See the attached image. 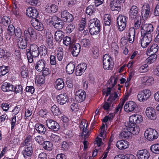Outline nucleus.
Instances as JSON below:
<instances>
[{
    "mask_svg": "<svg viewBox=\"0 0 159 159\" xmlns=\"http://www.w3.org/2000/svg\"><path fill=\"white\" fill-rule=\"evenodd\" d=\"M141 36L143 37L142 39L143 40H145V41L149 42V43L152 40V35L151 34L149 33H144V32H141Z\"/></svg>",
    "mask_w": 159,
    "mask_h": 159,
    "instance_id": "2f4dec72",
    "label": "nucleus"
},
{
    "mask_svg": "<svg viewBox=\"0 0 159 159\" xmlns=\"http://www.w3.org/2000/svg\"><path fill=\"white\" fill-rule=\"evenodd\" d=\"M49 23L55 28L57 30L61 29L65 25L62 20L55 15L51 17Z\"/></svg>",
    "mask_w": 159,
    "mask_h": 159,
    "instance_id": "7ed1b4c3",
    "label": "nucleus"
},
{
    "mask_svg": "<svg viewBox=\"0 0 159 159\" xmlns=\"http://www.w3.org/2000/svg\"><path fill=\"white\" fill-rule=\"evenodd\" d=\"M138 7L135 6L132 7L129 11V18L130 19H133L137 16H140L138 15Z\"/></svg>",
    "mask_w": 159,
    "mask_h": 159,
    "instance_id": "6ab92c4d",
    "label": "nucleus"
},
{
    "mask_svg": "<svg viewBox=\"0 0 159 159\" xmlns=\"http://www.w3.org/2000/svg\"><path fill=\"white\" fill-rule=\"evenodd\" d=\"M63 43L66 46L69 45V46L73 43H71V38L68 36H66L63 38Z\"/></svg>",
    "mask_w": 159,
    "mask_h": 159,
    "instance_id": "de8ad7c7",
    "label": "nucleus"
},
{
    "mask_svg": "<svg viewBox=\"0 0 159 159\" xmlns=\"http://www.w3.org/2000/svg\"><path fill=\"white\" fill-rule=\"evenodd\" d=\"M155 110L152 107H148L146 111V114L148 117L151 120L156 118Z\"/></svg>",
    "mask_w": 159,
    "mask_h": 159,
    "instance_id": "a211bd4d",
    "label": "nucleus"
},
{
    "mask_svg": "<svg viewBox=\"0 0 159 159\" xmlns=\"http://www.w3.org/2000/svg\"><path fill=\"white\" fill-rule=\"evenodd\" d=\"M137 106V105L136 103L133 101H130L126 102L125 105L124 109L126 112H129L134 111Z\"/></svg>",
    "mask_w": 159,
    "mask_h": 159,
    "instance_id": "ddd939ff",
    "label": "nucleus"
},
{
    "mask_svg": "<svg viewBox=\"0 0 159 159\" xmlns=\"http://www.w3.org/2000/svg\"><path fill=\"white\" fill-rule=\"evenodd\" d=\"M145 30L143 31H142L141 32H144V33H149L151 34V33L152 32L153 30V27L152 25L151 24H147L144 25Z\"/></svg>",
    "mask_w": 159,
    "mask_h": 159,
    "instance_id": "c756f323",
    "label": "nucleus"
},
{
    "mask_svg": "<svg viewBox=\"0 0 159 159\" xmlns=\"http://www.w3.org/2000/svg\"><path fill=\"white\" fill-rule=\"evenodd\" d=\"M46 123L48 128L53 131H57L60 128V126L58 124L52 119L47 120Z\"/></svg>",
    "mask_w": 159,
    "mask_h": 159,
    "instance_id": "1a4fd4ad",
    "label": "nucleus"
},
{
    "mask_svg": "<svg viewBox=\"0 0 159 159\" xmlns=\"http://www.w3.org/2000/svg\"><path fill=\"white\" fill-rule=\"evenodd\" d=\"M27 16L32 19H37L39 16V13L37 10L34 7H29L26 10Z\"/></svg>",
    "mask_w": 159,
    "mask_h": 159,
    "instance_id": "0eeeda50",
    "label": "nucleus"
},
{
    "mask_svg": "<svg viewBox=\"0 0 159 159\" xmlns=\"http://www.w3.org/2000/svg\"><path fill=\"white\" fill-rule=\"evenodd\" d=\"M27 40L28 39L26 38L23 39L20 38L17 42L19 48L22 49L26 48L27 47Z\"/></svg>",
    "mask_w": 159,
    "mask_h": 159,
    "instance_id": "a878e982",
    "label": "nucleus"
},
{
    "mask_svg": "<svg viewBox=\"0 0 159 159\" xmlns=\"http://www.w3.org/2000/svg\"><path fill=\"white\" fill-rule=\"evenodd\" d=\"M75 65L74 63H70L66 67V72L68 74H70L73 73L74 71Z\"/></svg>",
    "mask_w": 159,
    "mask_h": 159,
    "instance_id": "7c9ffc66",
    "label": "nucleus"
},
{
    "mask_svg": "<svg viewBox=\"0 0 159 159\" xmlns=\"http://www.w3.org/2000/svg\"><path fill=\"white\" fill-rule=\"evenodd\" d=\"M126 126L127 127H128L131 134L136 135L139 133L140 129L139 127H138L137 125H126Z\"/></svg>",
    "mask_w": 159,
    "mask_h": 159,
    "instance_id": "5701e85b",
    "label": "nucleus"
},
{
    "mask_svg": "<svg viewBox=\"0 0 159 159\" xmlns=\"http://www.w3.org/2000/svg\"><path fill=\"white\" fill-rule=\"evenodd\" d=\"M53 38L52 37H48L47 39L46 42L47 47L50 48H53Z\"/></svg>",
    "mask_w": 159,
    "mask_h": 159,
    "instance_id": "09e8293b",
    "label": "nucleus"
},
{
    "mask_svg": "<svg viewBox=\"0 0 159 159\" xmlns=\"http://www.w3.org/2000/svg\"><path fill=\"white\" fill-rule=\"evenodd\" d=\"M25 90L27 92H30L31 94L33 93L34 91V88L32 86H27Z\"/></svg>",
    "mask_w": 159,
    "mask_h": 159,
    "instance_id": "338daca9",
    "label": "nucleus"
},
{
    "mask_svg": "<svg viewBox=\"0 0 159 159\" xmlns=\"http://www.w3.org/2000/svg\"><path fill=\"white\" fill-rule=\"evenodd\" d=\"M30 22L32 25L35 29L40 31H41L43 29V24L39 21L38 19H32L30 21Z\"/></svg>",
    "mask_w": 159,
    "mask_h": 159,
    "instance_id": "2eb2a0df",
    "label": "nucleus"
},
{
    "mask_svg": "<svg viewBox=\"0 0 159 159\" xmlns=\"http://www.w3.org/2000/svg\"><path fill=\"white\" fill-rule=\"evenodd\" d=\"M64 33L61 30H57L56 31L55 34V38L56 41L60 42L63 39Z\"/></svg>",
    "mask_w": 159,
    "mask_h": 159,
    "instance_id": "bb28decb",
    "label": "nucleus"
},
{
    "mask_svg": "<svg viewBox=\"0 0 159 159\" xmlns=\"http://www.w3.org/2000/svg\"><path fill=\"white\" fill-rule=\"evenodd\" d=\"M2 21L0 23L3 24L5 26H7L11 22V20L9 17L7 16H3L1 20Z\"/></svg>",
    "mask_w": 159,
    "mask_h": 159,
    "instance_id": "37998d69",
    "label": "nucleus"
},
{
    "mask_svg": "<svg viewBox=\"0 0 159 159\" xmlns=\"http://www.w3.org/2000/svg\"><path fill=\"white\" fill-rule=\"evenodd\" d=\"M14 86L10 83L5 82L3 83L1 86V89L3 92L13 91Z\"/></svg>",
    "mask_w": 159,
    "mask_h": 159,
    "instance_id": "4be33fe9",
    "label": "nucleus"
},
{
    "mask_svg": "<svg viewBox=\"0 0 159 159\" xmlns=\"http://www.w3.org/2000/svg\"><path fill=\"white\" fill-rule=\"evenodd\" d=\"M35 127L36 130L39 133L41 134H44L45 133L46 128L43 125L37 124L35 125Z\"/></svg>",
    "mask_w": 159,
    "mask_h": 159,
    "instance_id": "72a5a7b5",
    "label": "nucleus"
},
{
    "mask_svg": "<svg viewBox=\"0 0 159 159\" xmlns=\"http://www.w3.org/2000/svg\"><path fill=\"white\" fill-rule=\"evenodd\" d=\"M61 17L63 21L64 22H71L74 20V18L72 15L69 12H67L66 11H64L61 12Z\"/></svg>",
    "mask_w": 159,
    "mask_h": 159,
    "instance_id": "f8f14e48",
    "label": "nucleus"
},
{
    "mask_svg": "<svg viewBox=\"0 0 159 159\" xmlns=\"http://www.w3.org/2000/svg\"><path fill=\"white\" fill-rule=\"evenodd\" d=\"M144 136L146 138L147 137V138L148 140L152 141L154 139H157L158 135L156 130L152 128H149L146 130Z\"/></svg>",
    "mask_w": 159,
    "mask_h": 159,
    "instance_id": "39448f33",
    "label": "nucleus"
},
{
    "mask_svg": "<svg viewBox=\"0 0 159 159\" xmlns=\"http://www.w3.org/2000/svg\"><path fill=\"white\" fill-rule=\"evenodd\" d=\"M25 37L27 39L32 38L33 39H36L37 38L35 30L32 27H29L28 30H25L24 32Z\"/></svg>",
    "mask_w": 159,
    "mask_h": 159,
    "instance_id": "6e6552de",
    "label": "nucleus"
},
{
    "mask_svg": "<svg viewBox=\"0 0 159 159\" xmlns=\"http://www.w3.org/2000/svg\"><path fill=\"white\" fill-rule=\"evenodd\" d=\"M141 121L142 117L140 116L134 114L129 117V123L127 125H137L139 124Z\"/></svg>",
    "mask_w": 159,
    "mask_h": 159,
    "instance_id": "9b49d317",
    "label": "nucleus"
},
{
    "mask_svg": "<svg viewBox=\"0 0 159 159\" xmlns=\"http://www.w3.org/2000/svg\"><path fill=\"white\" fill-rule=\"evenodd\" d=\"M95 11L94 6L93 5H89L87 7L86 9V13L88 15L90 16L94 13Z\"/></svg>",
    "mask_w": 159,
    "mask_h": 159,
    "instance_id": "79ce46f5",
    "label": "nucleus"
},
{
    "mask_svg": "<svg viewBox=\"0 0 159 159\" xmlns=\"http://www.w3.org/2000/svg\"><path fill=\"white\" fill-rule=\"evenodd\" d=\"M131 134V132L128 127L126 130L122 131L120 135L125 139H127L129 137Z\"/></svg>",
    "mask_w": 159,
    "mask_h": 159,
    "instance_id": "f704fd0d",
    "label": "nucleus"
},
{
    "mask_svg": "<svg viewBox=\"0 0 159 159\" xmlns=\"http://www.w3.org/2000/svg\"><path fill=\"white\" fill-rule=\"evenodd\" d=\"M145 8V9L144 8L142 11V14L143 15L144 13V16L146 18L148 16L150 12V7L148 4L146 5Z\"/></svg>",
    "mask_w": 159,
    "mask_h": 159,
    "instance_id": "3c124183",
    "label": "nucleus"
},
{
    "mask_svg": "<svg viewBox=\"0 0 159 159\" xmlns=\"http://www.w3.org/2000/svg\"><path fill=\"white\" fill-rule=\"evenodd\" d=\"M120 3H122L120 0H112L110 3V7H111V6L118 7L120 6Z\"/></svg>",
    "mask_w": 159,
    "mask_h": 159,
    "instance_id": "6e6d98bb",
    "label": "nucleus"
},
{
    "mask_svg": "<svg viewBox=\"0 0 159 159\" xmlns=\"http://www.w3.org/2000/svg\"><path fill=\"white\" fill-rule=\"evenodd\" d=\"M90 43V42L89 39H83L81 42V44L84 47H87Z\"/></svg>",
    "mask_w": 159,
    "mask_h": 159,
    "instance_id": "e2e57ef3",
    "label": "nucleus"
},
{
    "mask_svg": "<svg viewBox=\"0 0 159 159\" xmlns=\"http://www.w3.org/2000/svg\"><path fill=\"white\" fill-rule=\"evenodd\" d=\"M9 57L8 52L5 53V51L3 49L0 48V58H3L6 59Z\"/></svg>",
    "mask_w": 159,
    "mask_h": 159,
    "instance_id": "4d7b16f0",
    "label": "nucleus"
},
{
    "mask_svg": "<svg viewBox=\"0 0 159 159\" xmlns=\"http://www.w3.org/2000/svg\"><path fill=\"white\" fill-rule=\"evenodd\" d=\"M84 71L80 68V66H77L75 70V74L77 75H81Z\"/></svg>",
    "mask_w": 159,
    "mask_h": 159,
    "instance_id": "0e129e2a",
    "label": "nucleus"
},
{
    "mask_svg": "<svg viewBox=\"0 0 159 159\" xmlns=\"http://www.w3.org/2000/svg\"><path fill=\"white\" fill-rule=\"evenodd\" d=\"M47 9L50 13H55L57 11L58 7L55 4H52L50 7L48 6Z\"/></svg>",
    "mask_w": 159,
    "mask_h": 159,
    "instance_id": "c03bdc74",
    "label": "nucleus"
},
{
    "mask_svg": "<svg viewBox=\"0 0 159 159\" xmlns=\"http://www.w3.org/2000/svg\"><path fill=\"white\" fill-rule=\"evenodd\" d=\"M152 152L156 154H159V143L152 145L150 148Z\"/></svg>",
    "mask_w": 159,
    "mask_h": 159,
    "instance_id": "e433bc0d",
    "label": "nucleus"
},
{
    "mask_svg": "<svg viewBox=\"0 0 159 159\" xmlns=\"http://www.w3.org/2000/svg\"><path fill=\"white\" fill-rule=\"evenodd\" d=\"M54 85L55 88L57 89L60 90L63 88L64 86V83L62 79L59 78L57 80Z\"/></svg>",
    "mask_w": 159,
    "mask_h": 159,
    "instance_id": "cd10ccee",
    "label": "nucleus"
},
{
    "mask_svg": "<svg viewBox=\"0 0 159 159\" xmlns=\"http://www.w3.org/2000/svg\"><path fill=\"white\" fill-rule=\"evenodd\" d=\"M158 46L156 44H154L151 46L150 48H148L147 51L146 53L148 54V53L149 54H151L152 55L156 53L158 50Z\"/></svg>",
    "mask_w": 159,
    "mask_h": 159,
    "instance_id": "c85d7f7f",
    "label": "nucleus"
},
{
    "mask_svg": "<svg viewBox=\"0 0 159 159\" xmlns=\"http://www.w3.org/2000/svg\"><path fill=\"white\" fill-rule=\"evenodd\" d=\"M93 54L92 55L94 58H97L99 55L98 49L96 47H94L92 49Z\"/></svg>",
    "mask_w": 159,
    "mask_h": 159,
    "instance_id": "603ef678",
    "label": "nucleus"
},
{
    "mask_svg": "<svg viewBox=\"0 0 159 159\" xmlns=\"http://www.w3.org/2000/svg\"><path fill=\"white\" fill-rule=\"evenodd\" d=\"M150 156V153L146 149L139 150L137 154L138 159H148Z\"/></svg>",
    "mask_w": 159,
    "mask_h": 159,
    "instance_id": "dca6fc26",
    "label": "nucleus"
},
{
    "mask_svg": "<svg viewBox=\"0 0 159 159\" xmlns=\"http://www.w3.org/2000/svg\"><path fill=\"white\" fill-rule=\"evenodd\" d=\"M29 146H28L27 145L25 146V149L22 152L25 157V156H31L32 154L33 149L32 146H30V144H29Z\"/></svg>",
    "mask_w": 159,
    "mask_h": 159,
    "instance_id": "393cba45",
    "label": "nucleus"
},
{
    "mask_svg": "<svg viewBox=\"0 0 159 159\" xmlns=\"http://www.w3.org/2000/svg\"><path fill=\"white\" fill-rule=\"evenodd\" d=\"M51 110L54 115L57 116L59 117H62L61 120L63 119L62 120L63 121L65 122V121L64 120V118L62 116L61 112L60 111L59 107H57L56 105H54L51 107Z\"/></svg>",
    "mask_w": 159,
    "mask_h": 159,
    "instance_id": "aec40b11",
    "label": "nucleus"
},
{
    "mask_svg": "<svg viewBox=\"0 0 159 159\" xmlns=\"http://www.w3.org/2000/svg\"><path fill=\"white\" fill-rule=\"evenodd\" d=\"M119 99L117 93L116 92H114V93H111L109 97L107 100V102H110L112 104L113 102H115L116 99Z\"/></svg>",
    "mask_w": 159,
    "mask_h": 159,
    "instance_id": "473e14b6",
    "label": "nucleus"
},
{
    "mask_svg": "<svg viewBox=\"0 0 159 159\" xmlns=\"http://www.w3.org/2000/svg\"><path fill=\"white\" fill-rule=\"evenodd\" d=\"M86 97V92L82 90H78L75 93V99L78 102H81L84 101Z\"/></svg>",
    "mask_w": 159,
    "mask_h": 159,
    "instance_id": "4468645a",
    "label": "nucleus"
},
{
    "mask_svg": "<svg viewBox=\"0 0 159 159\" xmlns=\"http://www.w3.org/2000/svg\"><path fill=\"white\" fill-rule=\"evenodd\" d=\"M9 66H0V76H3L9 72Z\"/></svg>",
    "mask_w": 159,
    "mask_h": 159,
    "instance_id": "4c0bfd02",
    "label": "nucleus"
},
{
    "mask_svg": "<svg viewBox=\"0 0 159 159\" xmlns=\"http://www.w3.org/2000/svg\"><path fill=\"white\" fill-rule=\"evenodd\" d=\"M23 89L21 85H16L13 89V91L16 94L20 93L22 94V93Z\"/></svg>",
    "mask_w": 159,
    "mask_h": 159,
    "instance_id": "864d4df0",
    "label": "nucleus"
},
{
    "mask_svg": "<svg viewBox=\"0 0 159 159\" xmlns=\"http://www.w3.org/2000/svg\"><path fill=\"white\" fill-rule=\"evenodd\" d=\"M80 45L78 43L72 44L69 46V49L71 52V54L74 57H76L80 52Z\"/></svg>",
    "mask_w": 159,
    "mask_h": 159,
    "instance_id": "9d476101",
    "label": "nucleus"
},
{
    "mask_svg": "<svg viewBox=\"0 0 159 159\" xmlns=\"http://www.w3.org/2000/svg\"><path fill=\"white\" fill-rule=\"evenodd\" d=\"M105 102L102 106L103 108L105 110L107 111H109L110 109V107L111 106L112 107H113L114 103L111 105L112 103H111L110 102Z\"/></svg>",
    "mask_w": 159,
    "mask_h": 159,
    "instance_id": "49530a36",
    "label": "nucleus"
},
{
    "mask_svg": "<svg viewBox=\"0 0 159 159\" xmlns=\"http://www.w3.org/2000/svg\"><path fill=\"white\" fill-rule=\"evenodd\" d=\"M71 109L73 111H74L75 112L77 111L79 108L77 104L73 103L70 106Z\"/></svg>",
    "mask_w": 159,
    "mask_h": 159,
    "instance_id": "052dcab7",
    "label": "nucleus"
},
{
    "mask_svg": "<svg viewBox=\"0 0 159 159\" xmlns=\"http://www.w3.org/2000/svg\"><path fill=\"white\" fill-rule=\"evenodd\" d=\"M89 29L91 35L98 34L100 30V21L96 18L91 19L89 23Z\"/></svg>",
    "mask_w": 159,
    "mask_h": 159,
    "instance_id": "f03ea898",
    "label": "nucleus"
},
{
    "mask_svg": "<svg viewBox=\"0 0 159 159\" xmlns=\"http://www.w3.org/2000/svg\"><path fill=\"white\" fill-rule=\"evenodd\" d=\"M29 48L26 49V52L28 61L31 63L33 61V57H36L39 56V47L35 44H30Z\"/></svg>",
    "mask_w": 159,
    "mask_h": 159,
    "instance_id": "f257e3e1",
    "label": "nucleus"
},
{
    "mask_svg": "<svg viewBox=\"0 0 159 159\" xmlns=\"http://www.w3.org/2000/svg\"><path fill=\"white\" fill-rule=\"evenodd\" d=\"M75 26L73 24H70L66 27V30L67 33H70L74 30Z\"/></svg>",
    "mask_w": 159,
    "mask_h": 159,
    "instance_id": "680f3d73",
    "label": "nucleus"
},
{
    "mask_svg": "<svg viewBox=\"0 0 159 159\" xmlns=\"http://www.w3.org/2000/svg\"><path fill=\"white\" fill-rule=\"evenodd\" d=\"M143 80H145V81H144L143 83L146 85L149 86L153 83V79L152 77H145L143 78Z\"/></svg>",
    "mask_w": 159,
    "mask_h": 159,
    "instance_id": "58836bf2",
    "label": "nucleus"
},
{
    "mask_svg": "<svg viewBox=\"0 0 159 159\" xmlns=\"http://www.w3.org/2000/svg\"><path fill=\"white\" fill-rule=\"evenodd\" d=\"M14 34H15V36L17 38H19L20 39L21 38V30L19 28H17L15 29L14 31Z\"/></svg>",
    "mask_w": 159,
    "mask_h": 159,
    "instance_id": "bf43d9fd",
    "label": "nucleus"
},
{
    "mask_svg": "<svg viewBox=\"0 0 159 159\" xmlns=\"http://www.w3.org/2000/svg\"><path fill=\"white\" fill-rule=\"evenodd\" d=\"M45 66V62L42 60H39L35 64V69L39 71L43 70Z\"/></svg>",
    "mask_w": 159,
    "mask_h": 159,
    "instance_id": "412c9836",
    "label": "nucleus"
},
{
    "mask_svg": "<svg viewBox=\"0 0 159 159\" xmlns=\"http://www.w3.org/2000/svg\"><path fill=\"white\" fill-rule=\"evenodd\" d=\"M43 146L44 149L50 151L52 148V144L50 141H45L43 143Z\"/></svg>",
    "mask_w": 159,
    "mask_h": 159,
    "instance_id": "c9c22d12",
    "label": "nucleus"
},
{
    "mask_svg": "<svg viewBox=\"0 0 159 159\" xmlns=\"http://www.w3.org/2000/svg\"><path fill=\"white\" fill-rule=\"evenodd\" d=\"M39 52L41 56L45 55L47 53V49L44 46H42L39 47Z\"/></svg>",
    "mask_w": 159,
    "mask_h": 159,
    "instance_id": "a18cd8bd",
    "label": "nucleus"
},
{
    "mask_svg": "<svg viewBox=\"0 0 159 159\" xmlns=\"http://www.w3.org/2000/svg\"><path fill=\"white\" fill-rule=\"evenodd\" d=\"M129 143L127 141L121 140L117 142L116 147L120 149H125L128 147Z\"/></svg>",
    "mask_w": 159,
    "mask_h": 159,
    "instance_id": "b1692460",
    "label": "nucleus"
},
{
    "mask_svg": "<svg viewBox=\"0 0 159 159\" xmlns=\"http://www.w3.org/2000/svg\"><path fill=\"white\" fill-rule=\"evenodd\" d=\"M134 28L136 29H138L141 23V18L140 16H137L134 18Z\"/></svg>",
    "mask_w": 159,
    "mask_h": 159,
    "instance_id": "ea45409f",
    "label": "nucleus"
},
{
    "mask_svg": "<svg viewBox=\"0 0 159 159\" xmlns=\"http://www.w3.org/2000/svg\"><path fill=\"white\" fill-rule=\"evenodd\" d=\"M118 26V28L120 31H122L125 28L126 26V22H122L120 21H117Z\"/></svg>",
    "mask_w": 159,
    "mask_h": 159,
    "instance_id": "5fc2aeb1",
    "label": "nucleus"
},
{
    "mask_svg": "<svg viewBox=\"0 0 159 159\" xmlns=\"http://www.w3.org/2000/svg\"><path fill=\"white\" fill-rule=\"evenodd\" d=\"M21 74L23 78H25L28 75V71L26 68L25 70L23 69L21 72Z\"/></svg>",
    "mask_w": 159,
    "mask_h": 159,
    "instance_id": "69168bd1",
    "label": "nucleus"
},
{
    "mask_svg": "<svg viewBox=\"0 0 159 159\" xmlns=\"http://www.w3.org/2000/svg\"><path fill=\"white\" fill-rule=\"evenodd\" d=\"M103 68L106 70L111 69L113 67L114 63L112 58L108 54H105L102 57Z\"/></svg>",
    "mask_w": 159,
    "mask_h": 159,
    "instance_id": "20e7f679",
    "label": "nucleus"
},
{
    "mask_svg": "<svg viewBox=\"0 0 159 159\" xmlns=\"http://www.w3.org/2000/svg\"><path fill=\"white\" fill-rule=\"evenodd\" d=\"M58 102L61 105H63L66 102H68V98L66 93L61 94L57 97Z\"/></svg>",
    "mask_w": 159,
    "mask_h": 159,
    "instance_id": "f3484780",
    "label": "nucleus"
},
{
    "mask_svg": "<svg viewBox=\"0 0 159 159\" xmlns=\"http://www.w3.org/2000/svg\"><path fill=\"white\" fill-rule=\"evenodd\" d=\"M150 91L148 89L143 90L139 92L137 98L138 100L140 101L144 102L148 99L151 95Z\"/></svg>",
    "mask_w": 159,
    "mask_h": 159,
    "instance_id": "423d86ee",
    "label": "nucleus"
},
{
    "mask_svg": "<svg viewBox=\"0 0 159 159\" xmlns=\"http://www.w3.org/2000/svg\"><path fill=\"white\" fill-rule=\"evenodd\" d=\"M104 24L105 26H109L111 22V16L109 14H105L104 18Z\"/></svg>",
    "mask_w": 159,
    "mask_h": 159,
    "instance_id": "a19ab883",
    "label": "nucleus"
},
{
    "mask_svg": "<svg viewBox=\"0 0 159 159\" xmlns=\"http://www.w3.org/2000/svg\"><path fill=\"white\" fill-rule=\"evenodd\" d=\"M149 55L150 56L147 58L146 59L147 61L149 64H151V63L154 62L156 59L157 57V55L156 54H150Z\"/></svg>",
    "mask_w": 159,
    "mask_h": 159,
    "instance_id": "8fccbe9b",
    "label": "nucleus"
},
{
    "mask_svg": "<svg viewBox=\"0 0 159 159\" xmlns=\"http://www.w3.org/2000/svg\"><path fill=\"white\" fill-rule=\"evenodd\" d=\"M15 30V28L13 25H9L8 27V34L10 35H13L14 34Z\"/></svg>",
    "mask_w": 159,
    "mask_h": 159,
    "instance_id": "13d9d810",
    "label": "nucleus"
},
{
    "mask_svg": "<svg viewBox=\"0 0 159 159\" xmlns=\"http://www.w3.org/2000/svg\"><path fill=\"white\" fill-rule=\"evenodd\" d=\"M126 17L124 16H119L117 18V21H120L122 22H126Z\"/></svg>",
    "mask_w": 159,
    "mask_h": 159,
    "instance_id": "774afa93",
    "label": "nucleus"
}]
</instances>
